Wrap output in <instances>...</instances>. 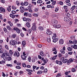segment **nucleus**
<instances>
[{
    "mask_svg": "<svg viewBox=\"0 0 77 77\" xmlns=\"http://www.w3.org/2000/svg\"><path fill=\"white\" fill-rule=\"evenodd\" d=\"M2 57L5 60H7L8 61H10L12 60V58L9 55H7L6 56V55L4 54H2Z\"/></svg>",
    "mask_w": 77,
    "mask_h": 77,
    "instance_id": "obj_1",
    "label": "nucleus"
},
{
    "mask_svg": "<svg viewBox=\"0 0 77 77\" xmlns=\"http://www.w3.org/2000/svg\"><path fill=\"white\" fill-rule=\"evenodd\" d=\"M56 33L53 34V35L52 36V38L53 39V41L54 42H56L59 40L58 38L56 37Z\"/></svg>",
    "mask_w": 77,
    "mask_h": 77,
    "instance_id": "obj_2",
    "label": "nucleus"
},
{
    "mask_svg": "<svg viewBox=\"0 0 77 77\" xmlns=\"http://www.w3.org/2000/svg\"><path fill=\"white\" fill-rule=\"evenodd\" d=\"M10 44L11 45L14 46L15 45L17 44V42L15 40H11L10 42Z\"/></svg>",
    "mask_w": 77,
    "mask_h": 77,
    "instance_id": "obj_3",
    "label": "nucleus"
},
{
    "mask_svg": "<svg viewBox=\"0 0 77 77\" xmlns=\"http://www.w3.org/2000/svg\"><path fill=\"white\" fill-rule=\"evenodd\" d=\"M31 29L32 30L36 31V26L35 25V23H34L33 24V26L32 27Z\"/></svg>",
    "mask_w": 77,
    "mask_h": 77,
    "instance_id": "obj_4",
    "label": "nucleus"
},
{
    "mask_svg": "<svg viewBox=\"0 0 77 77\" xmlns=\"http://www.w3.org/2000/svg\"><path fill=\"white\" fill-rule=\"evenodd\" d=\"M61 60H62V62L64 63H66L67 62H68V60L66 59H65L64 58V57H62L61 58Z\"/></svg>",
    "mask_w": 77,
    "mask_h": 77,
    "instance_id": "obj_5",
    "label": "nucleus"
},
{
    "mask_svg": "<svg viewBox=\"0 0 77 77\" xmlns=\"http://www.w3.org/2000/svg\"><path fill=\"white\" fill-rule=\"evenodd\" d=\"M64 20L65 21H67L68 22L71 20V18L68 17H65L64 18Z\"/></svg>",
    "mask_w": 77,
    "mask_h": 77,
    "instance_id": "obj_6",
    "label": "nucleus"
},
{
    "mask_svg": "<svg viewBox=\"0 0 77 77\" xmlns=\"http://www.w3.org/2000/svg\"><path fill=\"white\" fill-rule=\"evenodd\" d=\"M3 12L4 13H5L6 11H5V9L3 8V7H0V12L2 13V12Z\"/></svg>",
    "mask_w": 77,
    "mask_h": 77,
    "instance_id": "obj_7",
    "label": "nucleus"
},
{
    "mask_svg": "<svg viewBox=\"0 0 77 77\" xmlns=\"http://www.w3.org/2000/svg\"><path fill=\"white\" fill-rule=\"evenodd\" d=\"M26 71H27V72H29L27 73V74L29 75H30L31 74H32V72H33L32 70L29 69H26Z\"/></svg>",
    "mask_w": 77,
    "mask_h": 77,
    "instance_id": "obj_8",
    "label": "nucleus"
},
{
    "mask_svg": "<svg viewBox=\"0 0 77 77\" xmlns=\"http://www.w3.org/2000/svg\"><path fill=\"white\" fill-rule=\"evenodd\" d=\"M21 58L22 60H26V58H27V56L24 55H22L21 56Z\"/></svg>",
    "mask_w": 77,
    "mask_h": 77,
    "instance_id": "obj_9",
    "label": "nucleus"
},
{
    "mask_svg": "<svg viewBox=\"0 0 77 77\" xmlns=\"http://www.w3.org/2000/svg\"><path fill=\"white\" fill-rule=\"evenodd\" d=\"M58 23V22L56 20H53V21L52 22V24H54V25H56Z\"/></svg>",
    "mask_w": 77,
    "mask_h": 77,
    "instance_id": "obj_10",
    "label": "nucleus"
},
{
    "mask_svg": "<svg viewBox=\"0 0 77 77\" xmlns=\"http://www.w3.org/2000/svg\"><path fill=\"white\" fill-rule=\"evenodd\" d=\"M46 34L48 35H51L53 34V32L51 31H48L46 32Z\"/></svg>",
    "mask_w": 77,
    "mask_h": 77,
    "instance_id": "obj_11",
    "label": "nucleus"
},
{
    "mask_svg": "<svg viewBox=\"0 0 77 77\" xmlns=\"http://www.w3.org/2000/svg\"><path fill=\"white\" fill-rule=\"evenodd\" d=\"M57 57V55H56L55 56H54L53 57H51L50 58V60H55L56 59V57Z\"/></svg>",
    "mask_w": 77,
    "mask_h": 77,
    "instance_id": "obj_12",
    "label": "nucleus"
},
{
    "mask_svg": "<svg viewBox=\"0 0 77 77\" xmlns=\"http://www.w3.org/2000/svg\"><path fill=\"white\" fill-rule=\"evenodd\" d=\"M22 44L23 46V47L24 48V47H25V46H26V41H23L22 42Z\"/></svg>",
    "mask_w": 77,
    "mask_h": 77,
    "instance_id": "obj_13",
    "label": "nucleus"
},
{
    "mask_svg": "<svg viewBox=\"0 0 77 77\" xmlns=\"http://www.w3.org/2000/svg\"><path fill=\"white\" fill-rule=\"evenodd\" d=\"M54 27H56V28H60L61 27V26L60 24H58L57 26L56 25H54Z\"/></svg>",
    "mask_w": 77,
    "mask_h": 77,
    "instance_id": "obj_14",
    "label": "nucleus"
},
{
    "mask_svg": "<svg viewBox=\"0 0 77 77\" xmlns=\"http://www.w3.org/2000/svg\"><path fill=\"white\" fill-rule=\"evenodd\" d=\"M63 40L60 39L59 41V43L60 45H62L63 44Z\"/></svg>",
    "mask_w": 77,
    "mask_h": 77,
    "instance_id": "obj_15",
    "label": "nucleus"
},
{
    "mask_svg": "<svg viewBox=\"0 0 77 77\" xmlns=\"http://www.w3.org/2000/svg\"><path fill=\"white\" fill-rule=\"evenodd\" d=\"M26 26L28 28H29L30 27V23L28 22L26 23Z\"/></svg>",
    "mask_w": 77,
    "mask_h": 77,
    "instance_id": "obj_16",
    "label": "nucleus"
},
{
    "mask_svg": "<svg viewBox=\"0 0 77 77\" xmlns=\"http://www.w3.org/2000/svg\"><path fill=\"white\" fill-rule=\"evenodd\" d=\"M8 23L10 24V26H11V27H12V26H13V23H12V22H11L9 21H8Z\"/></svg>",
    "mask_w": 77,
    "mask_h": 77,
    "instance_id": "obj_17",
    "label": "nucleus"
},
{
    "mask_svg": "<svg viewBox=\"0 0 77 77\" xmlns=\"http://www.w3.org/2000/svg\"><path fill=\"white\" fill-rule=\"evenodd\" d=\"M71 47H72L74 49H77V45H76L71 46Z\"/></svg>",
    "mask_w": 77,
    "mask_h": 77,
    "instance_id": "obj_18",
    "label": "nucleus"
},
{
    "mask_svg": "<svg viewBox=\"0 0 77 77\" xmlns=\"http://www.w3.org/2000/svg\"><path fill=\"white\" fill-rule=\"evenodd\" d=\"M38 29L40 31H42L44 30V28L42 26H39L38 27Z\"/></svg>",
    "mask_w": 77,
    "mask_h": 77,
    "instance_id": "obj_19",
    "label": "nucleus"
},
{
    "mask_svg": "<svg viewBox=\"0 0 77 77\" xmlns=\"http://www.w3.org/2000/svg\"><path fill=\"white\" fill-rule=\"evenodd\" d=\"M75 5H73L72 6V8L70 9L71 11H74V9H75Z\"/></svg>",
    "mask_w": 77,
    "mask_h": 77,
    "instance_id": "obj_20",
    "label": "nucleus"
},
{
    "mask_svg": "<svg viewBox=\"0 0 77 77\" xmlns=\"http://www.w3.org/2000/svg\"><path fill=\"white\" fill-rule=\"evenodd\" d=\"M10 17H11V18H14L15 17V15H14V14H10Z\"/></svg>",
    "mask_w": 77,
    "mask_h": 77,
    "instance_id": "obj_21",
    "label": "nucleus"
},
{
    "mask_svg": "<svg viewBox=\"0 0 77 77\" xmlns=\"http://www.w3.org/2000/svg\"><path fill=\"white\" fill-rule=\"evenodd\" d=\"M16 54L17 57H19V56H20V53L18 51L16 52Z\"/></svg>",
    "mask_w": 77,
    "mask_h": 77,
    "instance_id": "obj_22",
    "label": "nucleus"
},
{
    "mask_svg": "<svg viewBox=\"0 0 77 77\" xmlns=\"http://www.w3.org/2000/svg\"><path fill=\"white\" fill-rule=\"evenodd\" d=\"M7 29L8 30H12V28L10 27V26H7Z\"/></svg>",
    "mask_w": 77,
    "mask_h": 77,
    "instance_id": "obj_23",
    "label": "nucleus"
},
{
    "mask_svg": "<svg viewBox=\"0 0 77 77\" xmlns=\"http://www.w3.org/2000/svg\"><path fill=\"white\" fill-rule=\"evenodd\" d=\"M42 72H43L42 71H39L37 72V74H38V75H39L40 74H41Z\"/></svg>",
    "mask_w": 77,
    "mask_h": 77,
    "instance_id": "obj_24",
    "label": "nucleus"
},
{
    "mask_svg": "<svg viewBox=\"0 0 77 77\" xmlns=\"http://www.w3.org/2000/svg\"><path fill=\"white\" fill-rule=\"evenodd\" d=\"M60 52H61V53L62 54H65V51H64L63 49H61L60 50Z\"/></svg>",
    "mask_w": 77,
    "mask_h": 77,
    "instance_id": "obj_25",
    "label": "nucleus"
},
{
    "mask_svg": "<svg viewBox=\"0 0 77 77\" xmlns=\"http://www.w3.org/2000/svg\"><path fill=\"white\" fill-rule=\"evenodd\" d=\"M40 54L42 56H44V52L42 51H40Z\"/></svg>",
    "mask_w": 77,
    "mask_h": 77,
    "instance_id": "obj_26",
    "label": "nucleus"
},
{
    "mask_svg": "<svg viewBox=\"0 0 77 77\" xmlns=\"http://www.w3.org/2000/svg\"><path fill=\"white\" fill-rule=\"evenodd\" d=\"M72 72H75V68H72L71 69Z\"/></svg>",
    "mask_w": 77,
    "mask_h": 77,
    "instance_id": "obj_27",
    "label": "nucleus"
},
{
    "mask_svg": "<svg viewBox=\"0 0 77 77\" xmlns=\"http://www.w3.org/2000/svg\"><path fill=\"white\" fill-rule=\"evenodd\" d=\"M70 39L71 40H74L75 39V37L74 36H70Z\"/></svg>",
    "mask_w": 77,
    "mask_h": 77,
    "instance_id": "obj_28",
    "label": "nucleus"
},
{
    "mask_svg": "<svg viewBox=\"0 0 77 77\" xmlns=\"http://www.w3.org/2000/svg\"><path fill=\"white\" fill-rule=\"evenodd\" d=\"M67 50L68 51H72V48H71L70 47H68L67 48Z\"/></svg>",
    "mask_w": 77,
    "mask_h": 77,
    "instance_id": "obj_29",
    "label": "nucleus"
},
{
    "mask_svg": "<svg viewBox=\"0 0 77 77\" xmlns=\"http://www.w3.org/2000/svg\"><path fill=\"white\" fill-rule=\"evenodd\" d=\"M24 17H27L28 15V13L25 12L24 13Z\"/></svg>",
    "mask_w": 77,
    "mask_h": 77,
    "instance_id": "obj_30",
    "label": "nucleus"
},
{
    "mask_svg": "<svg viewBox=\"0 0 77 77\" xmlns=\"http://www.w3.org/2000/svg\"><path fill=\"white\" fill-rule=\"evenodd\" d=\"M6 54L5 56H8L9 55L8 54V52L7 51H5V54Z\"/></svg>",
    "mask_w": 77,
    "mask_h": 77,
    "instance_id": "obj_31",
    "label": "nucleus"
},
{
    "mask_svg": "<svg viewBox=\"0 0 77 77\" xmlns=\"http://www.w3.org/2000/svg\"><path fill=\"white\" fill-rule=\"evenodd\" d=\"M9 53L12 55V54H14V52L12 50H10Z\"/></svg>",
    "mask_w": 77,
    "mask_h": 77,
    "instance_id": "obj_32",
    "label": "nucleus"
},
{
    "mask_svg": "<svg viewBox=\"0 0 77 77\" xmlns=\"http://www.w3.org/2000/svg\"><path fill=\"white\" fill-rule=\"evenodd\" d=\"M28 5H29V3L27 2H24V6H27Z\"/></svg>",
    "mask_w": 77,
    "mask_h": 77,
    "instance_id": "obj_33",
    "label": "nucleus"
},
{
    "mask_svg": "<svg viewBox=\"0 0 77 77\" xmlns=\"http://www.w3.org/2000/svg\"><path fill=\"white\" fill-rule=\"evenodd\" d=\"M42 0H38L37 1V3H42Z\"/></svg>",
    "mask_w": 77,
    "mask_h": 77,
    "instance_id": "obj_34",
    "label": "nucleus"
},
{
    "mask_svg": "<svg viewBox=\"0 0 77 77\" xmlns=\"http://www.w3.org/2000/svg\"><path fill=\"white\" fill-rule=\"evenodd\" d=\"M16 32L17 33H20V30L18 28L17 29Z\"/></svg>",
    "mask_w": 77,
    "mask_h": 77,
    "instance_id": "obj_35",
    "label": "nucleus"
},
{
    "mask_svg": "<svg viewBox=\"0 0 77 77\" xmlns=\"http://www.w3.org/2000/svg\"><path fill=\"white\" fill-rule=\"evenodd\" d=\"M69 61L70 63H72L73 61V60H72V58H70L69 59Z\"/></svg>",
    "mask_w": 77,
    "mask_h": 77,
    "instance_id": "obj_36",
    "label": "nucleus"
},
{
    "mask_svg": "<svg viewBox=\"0 0 77 77\" xmlns=\"http://www.w3.org/2000/svg\"><path fill=\"white\" fill-rule=\"evenodd\" d=\"M4 30L5 33H7V32H8V30L6 28L4 27Z\"/></svg>",
    "mask_w": 77,
    "mask_h": 77,
    "instance_id": "obj_37",
    "label": "nucleus"
},
{
    "mask_svg": "<svg viewBox=\"0 0 77 77\" xmlns=\"http://www.w3.org/2000/svg\"><path fill=\"white\" fill-rule=\"evenodd\" d=\"M32 5L30 4H29V5L27 7V8L28 9H30V8H31V6Z\"/></svg>",
    "mask_w": 77,
    "mask_h": 77,
    "instance_id": "obj_38",
    "label": "nucleus"
},
{
    "mask_svg": "<svg viewBox=\"0 0 77 77\" xmlns=\"http://www.w3.org/2000/svg\"><path fill=\"white\" fill-rule=\"evenodd\" d=\"M62 75V74L61 73H58L56 76V77H60Z\"/></svg>",
    "mask_w": 77,
    "mask_h": 77,
    "instance_id": "obj_39",
    "label": "nucleus"
},
{
    "mask_svg": "<svg viewBox=\"0 0 77 77\" xmlns=\"http://www.w3.org/2000/svg\"><path fill=\"white\" fill-rule=\"evenodd\" d=\"M47 69L46 68L44 70L43 72H44V73H47Z\"/></svg>",
    "mask_w": 77,
    "mask_h": 77,
    "instance_id": "obj_40",
    "label": "nucleus"
},
{
    "mask_svg": "<svg viewBox=\"0 0 77 77\" xmlns=\"http://www.w3.org/2000/svg\"><path fill=\"white\" fill-rule=\"evenodd\" d=\"M23 20L24 21H27V19L26 18V17H24L23 18Z\"/></svg>",
    "mask_w": 77,
    "mask_h": 77,
    "instance_id": "obj_41",
    "label": "nucleus"
},
{
    "mask_svg": "<svg viewBox=\"0 0 77 77\" xmlns=\"http://www.w3.org/2000/svg\"><path fill=\"white\" fill-rule=\"evenodd\" d=\"M5 63V62L3 60H2L1 61H0V64H3V63Z\"/></svg>",
    "mask_w": 77,
    "mask_h": 77,
    "instance_id": "obj_42",
    "label": "nucleus"
},
{
    "mask_svg": "<svg viewBox=\"0 0 77 77\" xmlns=\"http://www.w3.org/2000/svg\"><path fill=\"white\" fill-rule=\"evenodd\" d=\"M28 33L29 34H30L31 32H32V30L30 29H28Z\"/></svg>",
    "mask_w": 77,
    "mask_h": 77,
    "instance_id": "obj_43",
    "label": "nucleus"
},
{
    "mask_svg": "<svg viewBox=\"0 0 77 77\" xmlns=\"http://www.w3.org/2000/svg\"><path fill=\"white\" fill-rule=\"evenodd\" d=\"M17 36V35L14 34L12 35V37L13 38H15Z\"/></svg>",
    "mask_w": 77,
    "mask_h": 77,
    "instance_id": "obj_44",
    "label": "nucleus"
},
{
    "mask_svg": "<svg viewBox=\"0 0 77 77\" xmlns=\"http://www.w3.org/2000/svg\"><path fill=\"white\" fill-rule=\"evenodd\" d=\"M73 44H77V40H75L73 41Z\"/></svg>",
    "mask_w": 77,
    "mask_h": 77,
    "instance_id": "obj_45",
    "label": "nucleus"
},
{
    "mask_svg": "<svg viewBox=\"0 0 77 77\" xmlns=\"http://www.w3.org/2000/svg\"><path fill=\"white\" fill-rule=\"evenodd\" d=\"M66 16H67V17H69L70 16V14H69L68 13H66Z\"/></svg>",
    "mask_w": 77,
    "mask_h": 77,
    "instance_id": "obj_46",
    "label": "nucleus"
},
{
    "mask_svg": "<svg viewBox=\"0 0 77 77\" xmlns=\"http://www.w3.org/2000/svg\"><path fill=\"white\" fill-rule=\"evenodd\" d=\"M12 9L15 10L17 9V7H15L14 5H13L12 7Z\"/></svg>",
    "mask_w": 77,
    "mask_h": 77,
    "instance_id": "obj_47",
    "label": "nucleus"
},
{
    "mask_svg": "<svg viewBox=\"0 0 77 77\" xmlns=\"http://www.w3.org/2000/svg\"><path fill=\"white\" fill-rule=\"evenodd\" d=\"M6 66H10V67H12V65L11 64H6Z\"/></svg>",
    "mask_w": 77,
    "mask_h": 77,
    "instance_id": "obj_48",
    "label": "nucleus"
},
{
    "mask_svg": "<svg viewBox=\"0 0 77 77\" xmlns=\"http://www.w3.org/2000/svg\"><path fill=\"white\" fill-rule=\"evenodd\" d=\"M20 10H24V7L21 6L20 7Z\"/></svg>",
    "mask_w": 77,
    "mask_h": 77,
    "instance_id": "obj_49",
    "label": "nucleus"
},
{
    "mask_svg": "<svg viewBox=\"0 0 77 77\" xmlns=\"http://www.w3.org/2000/svg\"><path fill=\"white\" fill-rule=\"evenodd\" d=\"M16 3L17 5H18V6H19V5H20V3L19 2V1H16Z\"/></svg>",
    "mask_w": 77,
    "mask_h": 77,
    "instance_id": "obj_50",
    "label": "nucleus"
},
{
    "mask_svg": "<svg viewBox=\"0 0 77 77\" xmlns=\"http://www.w3.org/2000/svg\"><path fill=\"white\" fill-rule=\"evenodd\" d=\"M7 11H8V12H11V8H7Z\"/></svg>",
    "mask_w": 77,
    "mask_h": 77,
    "instance_id": "obj_51",
    "label": "nucleus"
},
{
    "mask_svg": "<svg viewBox=\"0 0 77 77\" xmlns=\"http://www.w3.org/2000/svg\"><path fill=\"white\" fill-rule=\"evenodd\" d=\"M52 51H56L57 50L55 48H54L52 49Z\"/></svg>",
    "mask_w": 77,
    "mask_h": 77,
    "instance_id": "obj_52",
    "label": "nucleus"
},
{
    "mask_svg": "<svg viewBox=\"0 0 77 77\" xmlns=\"http://www.w3.org/2000/svg\"><path fill=\"white\" fill-rule=\"evenodd\" d=\"M58 65H62V62L60 61H59Z\"/></svg>",
    "mask_w": 77,
    "mask_h": 77,
    "instance_id": "obj_53",
    "label": "nucleus"
},
{
    "mask_svg": "<svg viewBox=\"0 0 77 77\" xmlns=\"http://www.w3.org/2000/svg\"><path fill=\"white\" fill-rule=\"evenodd\" d=\"M60 5H63V2H62V1H60Z\"/></svg>",
    "mask_w": 77,
    "mask_h": 77,
    "instance_id": "obj_54",
    "label": "nucleus"
},
{
    "mask_svg": "<svg viewBox=\"0 0 77 77\" xmlns=\"http://www.w3.org/2000/svg\"><path fill=\"white\" fill-rule=\"evenodd\" d=\"M17 65H18V66H20L21 65V63H20L19 62H17L16 63Z\"/></svg>",
    "mask_w": 77,
    "mask_h": 77,
    "instance_id": "obj_55",
    "label": "nucleus"
},
{
    "mask_svg": "<svg viewBox=\"0 0 77 77\" xmlns=\"http://www.w3.org/2000/svg\"><path fill=\"white\" fill-rule=\"evenodd\" d=\"M37 47H38V48H41V47H42V45H37Z\"/></svg>",
    "mask_w": 77,
    "mask_h": 77,
    "instance_id": "obj_56",
    "label": "nucleus"
},
{
    "mask_svg": "<svg viewBox=\"0 0 77 77\" xmlns=\"http://www.w3.org/2000/svg\"><path fill=\"white\" fill-rule=\"evenodd\" d=\"M32 59V58H31V57H29L28 59V61H29V62H30L31 61V59Z\"/></svg>",
    "mask_w": 77,
    "mask_h": 77,
    "instance_id": "obj_57",
    "label": "nucleus"
},
{
    "mask_svg": "<svg viewBox=\"0 0 77 77\" xmlns=\"http://www.w3.org/2000/svg\"><path fill=\"white\" fill-rule=\"evenodd\" d=\"M4 52V49H2L0 51V53H3Z\"/></svg>",
    "mask_w": 77,
    "mask_h": 77,
    "instance_id": "obj_58",
    "label": "nucleus"
},
{
    "mask_svg": "<svg viewBox=\"0 0 77 77\" xmlns=\"http://www.w3.org/2000/svg\"><path fill=\"white\" fill-rule=\"evenodd\" d=\"M16 68L17 69H21V67L20 66H16Z\"/></svg>",
    "mask_w": 77,
    "mask_h": 77,
    "instance_id": "obj_59",
    "label": "nucleus"
},
{
    "mask_svg": "<svg viewBox=\"0 0 77 77\" xmlns=\"http://www.w3.org/2000/svg\"><path fill=\"white\" fill-rule=\"evenodd\" d=\"M22 65L23 67H26V64L25 63H23Z\"/></svg>",
    "mask_w": 77,
    "mask_h": 77,
    "instance_id": "obj_60",
    "label": "nucleus"
},
{
    "mask_svg": "<svg viewBox=\"0 0 77 77\" xmlns=\"http://www.w3.org/2000/svg\"><path fill=\"white\" fill-rule=\"evenodd\" d=\"M33 69V71H35V69L36 68V66H33L32 67Z\"/></svg>",
    "mask_w": 77,
    "mask_h": 77,
    "instance_id": "obj_61",
    "label": "nucleus"
},
{
    "mask_svg": "<svg viewBox=\"0 0 77 77\" xmlns=\"http://www.w3.org/2000/svg\"><path fill=\"white\" fill-rule=\"evenodd\" d=\"M11 13L13 14H16V11H11Z\"/></svg>",
    "mask_w": 77,
    "mask_h": 77,
    "instance_id": "obj_62",
    "label": "nucleus"
},
{
    "mask_svg": "<svg viewBox=\"0 0 77 77\" xmlns=\"http://www.w3.org/2000/svg\"><path fill=\"white\" fill-rule=\"evenodd\" d=\"M56 1H54L52 2V5H55L56 4Z\"/></svg>",
    "mask_w": 77,
    "mask_h": 77,
    "instance_id": "obj_63",
    "label": "nucleus"
},
{
    "mask_svg": "<svg viewBox=\"0 0 77 77\" xmlns=\"http://www.w3.org/2000/svg\"><path fill=\"white\" fill-rule=\"evenodd\" d=\"M5 47L6 49H7V50H9V47L8 46V45H6L5 46Z\"/></svg>",
    "mask_w": 77,
    "mask_h": 77,
    "instance_id": "obj_64",
    "label": "nucleus"
}]
</instances>
